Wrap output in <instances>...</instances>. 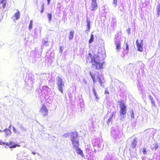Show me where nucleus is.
Instances as JSON below:
<instances>
[{"mask_svg":"<svg viewBox=\"0 0 160 160\" xmlns=\"http://www.w3.org/2000/svg\"><path fill=\"white\" fill-rule=\"evenodd\" d=\"M88 60L91 59L90 62L92 64V67L96 70H99L103 68V62H100L99 61V57L98 56L95 55L92 56L90 53H89Z\"/></svg>","mask_w":160,"mask_h":160,"instance_id":"1","label":"nucleus"},{"mask_svg":"<svg viewBox=\"0 0 160 160\" xmlns=\"http://www.w3.org/2000/svg\"><path fill=\"white\" fill-rule=\"evenodd\" d=\"M89 74L91 76L93 81V83L94 84L97 82H98L101 86H104V81L103 78H102L101 75L99 73H93L91 72H89Z\"/></svg>","mask_w":160,"mask_h":160,"instance_id":"2","label":"nucleus"},{"mask_svg":"<svg viewBox=\"0 0 160 160\" xmlns=\"http://www.w3.org/2000/svg\"><path fill=\"white\" fill-rule=\"evenodd\" d=\"M119 103L120 110L119 112L121 116H124L126 114L127 112V107L125 105V102L123 100L118 101Z\"/></svg>","mask_w":160,"mask_h":160,"instance_id":"3","label":"nucleus"},{"mask_svg":"<svg viewBox=\"0 0 160 160\" xmlns=\"http://www.w3.org/2000/svg\"><path fill=\"white\" fill-rule=\"evenodd\" d=\"M57 84L58 89L62 93H63V88L64 87V85L62 79L60 77H58Z\"/></svg>","mask_w":160,"mask_h":160,"instance_id":"4","label":"nucleus"},{"mask_svg":"<svg viewBox=\"0 0 160 160\" xmlns=\"http://www.w3.org/2000/svg\"><path fill=\"white\" fill-rule=\"evenodd\" d=\"M39 112L44 117L46 116L48 114V110L46 106L43 104L39 110Z\"/></svg>","mask_w":160,"mask_h":160,"instance_id":"5","label":"nucleus"},{"mask_svg":"<svg viewBox=\"0 0 160 160\" xmlns=\"http://www.w3.org/2000/svg\"><path fill=\"white\" fill-rule=\"evenodd\" d=\"M71 140V141L75 140L78 139V133L76 131L71 132L70 133Z\"/></svg>","mask_w":160,"mask_h":160,"instance_id":"6","label":"nucleus"},{"mask_svg":"<svg viewBox=\"0 0 160 160\" xmlns=\"http://www.w3.org/2000/svg\"><path fill=\"white\" fill-rule=\"evenodd\" d=\"M136 44L138 51L141 52H142L143 50L142 47L143 46V40H142L140 43H139L138 42V40H137L136 41Z\"/></svg>","mask_w":160,"mask_h":160,"instance_id":"7","label":"nucleus"},{"mask_svg":"<svg viewBox=\"0 0 160 160\" xmlns=\"http://www.w3.org/2000/svg\"><path fill=\"white\" fill-rule=\"evenodd\" d=\"M92 10L95 11L98 8V4L96 0H92L91 3Z\"/></svg>","mask_w":160,"mask_h":160,"instance_id":"8","label":"nucleus"},{"mask_svg":"<svg viewBox=\"0 0 160 160\" xmlns=\"http://www.w3.org/2000/svg\"><path fill=\"white\" fill-rule=\"evenodd\" d=\"M73 145V147L75 148H78L79 145V139L71 141Z\"/></svg>","mask_w":160,"mask_h":160,"instance_id":"9","label":"nucleus"},{"mask_svg":"<svg viewBox=\"0 0 160 160\" xmlns=\"http://www.w3.org/2000/svg\"><path fill=\"white\" fill-rule=\"evenodd\" d=\"M9 145L10 147L9 148H16V147H20V145L18 144H15L14 142H13L12 141H9Z\"/></svg>","mask_w":160,"mask_h":160,"instance_id":"10","label":"nucleus"},{"mask_svg":"<svg viewBox=\"0 0 160 160\" xmlns=\"http://www.w3.org/2000/svg\"><path fill=\"white\" fill-rule=\"evenodd\" d=\"M137 143L136 138H134L133 139V141L131 143V145L132 148H136Z\"/></svg>","mask_w":160,"mask_h":160,"instance_id":"11","label":"nucleus"},{"mask_svg":"<svg viewBox=\"0 0 160 160\" xmlns=\"http://www.w3.org/2000/svg\"><path fill=\"white\" fill-rule=\"evenodd\" d=\"M74 33V31L73 30H71L70 32L69 35V39L70 40H71L73 38Z\"/></svg>","mask_w":160,"mask_h":160,"instance_id":"12","label":"nucleus"},{"mask_svg":"<svg viewBox=\"0 0 160 160\" xmlns=\"http://www.w3.org/2000/svg\"><path fill=\"white\" fill-rule=\"evenodd\" d=\"M14 16L16 20L20 18V12L18 10H17V12L15 13Z\"/></svg>","mask_w":160,"mask_h":160,"instance_id":"13","label":"nucleus"},{"mask_svg":"<svg viewBox=\"0 0 160 160\" xmlns=\"http://www.w3.org/2000/svg\"><path fill=\"white\" fill-rule=\"evenodd\" d=\"M3 131L6 136H8L11 134L10 130L6 128Z\"/></svg>","mask_w":160,"mask_h":160,"instance_id":"14","label":"nucleus"},{"mask_svg":"<svg viewBox=\"0 0 160 160\" xmlns=\"http://www.w3.org/2000/svg\"><path fill=\"white\" fill-rule=\"evenodd\" d=\"M76 152L78 154H80L81 156H83V154L82 151L79 148H77Z\"/></svg>","mask_w":160,"mask_h":160,"instance_id":"15","label":"nucleus"},{"mask_svg":"<svg viewBox=\"0 0 160 160\" xmlns=\"http://www.w3.org/2000/svg\"><path fill=\"white\" fill-rule=\"evenodd\" d=\"M149 98L150 100L151 103L152 104L153 106H155V101L153 99V98L152 97L151 95L149 96Z\"/></svg>","mask_w":160,"mask_h":160,"instance_id":"16","label":"nucleus"},{"mask_svg":"<svg viewBox=\"0 0 160 160\" xmlns=\"http://www.w3.org/2000/svg\"><path fill=\"white\" fill-rule=\"evenodd\" d=\"M92 91H93L94 95V96L96 97V99H97V100H98L99 99V98L98 96V95H97V92H96V91H95V89L94 88H93V89H92Z\"/></svg>","mask_w":160,"mask_h":160,"instance_id":"17","label":"nucleus"},{"mask_svg":"<svg viewBox=\"0 0 160 160\" xmlns=\"http://www.w3.org/2000/svg\"><path fill=\"white\" fill-rule=\"evenodd\" d=\"M87 31H89L90 29V22L89 20H87Z\"/></svg>","mask_w":160,"mask_h":160,"instance_id":"18","label":"nucleus"},{"mask_svg":"<svg viewBox=\"0 0 160 160\" xmlns=\"http://www.w3.org/2000/svg\"><path fill=\"white\" fill-rule=\"evenodd\" d=\"M94 38L92 34H91L90 36V38L89 41V43H92L94 41Z\"/></svg>","mask_w":160,"mask_h":160,"instance_id":"19","label":"nucleus"},{"mask_svg":"<svg viewBox=\"0 0 160 160\" xmlns=\"http://www.w3.org/2000/svg\"><path fill=\"white\" fill-rule=\"evenodd\" d=\"M114 114V112H113L111 114V116L108 119V120L107 121V123L108 124H109L110 122H111L112 118Z\"/></svg>","mask_w":160,"mask_h":160,"instance_id":"20","label":"nucleus"},{"mask_svg":"<svg viewBox=\"0 0 160 160\" xmlns=\"http://www.w3.org/2000/svg\"><path fill=\"white\" fill-rule=\"evenodd\" d=\"M115 44L116 46V48L118 49H120L121 48V44L120 42H117Z\"/></svg>","mask_w":160,"mask_h":160,"instance_id":"21","label":"nucleus"},{"mask_svg":"<svg viewBox=\"0 0 160 160\" xmlns=\"http://www.w3.org/2000/svg\"><path fill=\"white\" fill-rule=\"evenodd\" d=\"M32 23H33L32 21L30 20V23H29V27H28L29 29H31L32 28Z\"/></svg>","mask_w":160,"mask_h":160,"instance_id":"22","label":"nucleus"},{"mask_svg":"<svg viewBox=\"0 0 160 160\" xmlns=\"http://www.w3.org/2000/svg\"><path fill=\"white\" fill-rule=\"evenodd\" d=\"M131 118H134V112L132 110H131Z\"/></svg>","mask_w":160,"mask_h":160,"instance_id":"23","label":"nucleus"},{"mask_svg":"<svg viewBox=\"0 0 160 160\" xmlns=\"http://www.w3.org/2000/svg\"><path fill=\"white\" fill-rule=\"evenodd\" d=\"M153 145H154V147H153L154 149L155 150H156L158 147V144L157 143H155Z\"/></svg>","mask_w":160,"mask_h":160,"instance_id":"24","label":"nucleus"},{"mask_svg":"<svg viewBox=\"0 0 160 160\" xmlns=\"http://www.w3.org/2000/svg\"><path fill=\"white\" fill-rule=\"evenodd\" d=\"M48 18L49 21H51L52 18V14L51 13H48Z\"/></svg>","mask_w":160,"mask_h":160,"instance_id":"25","label":"nucleus"},{"mask_svg":"<svg viewBox=\"0 0 160 160\" xmlns=\"http://www.w3.org/2000/svg\"><path fill=\"white\" fill-rule=\"evenodd\" d=\"M126 50L128 51L129 49V47H128V45L127 42L126 43Z\"/></svg>","mask_w":160,"mask_h":160,"instance_id":"26","label":"nucleus"},{"mask_svg":"<svg viewBox=\"0 0 160 160\" xmlns=\"http://www.w3.org/2000/svg\"><path fill=\"white\" fill-rule=\"evenodd\" d=\"M4 1V0H1L0 1V10L2 9V7L1 6V5L2 4V3H3V2Z\"/></svg>","mask_w":160,"mask_h":160,"instance_id":"27","label":"nucleus"},{"mask_svg":"<svg viewBox=\"0 0 160 160\" xmlns=\"http://www.w3.org/2000/svg\"><path fill=\"white\" fill-rule=\"evenodd\" d=\"M113 4L115 5L116 7L117 5V0H113Z\"/></svg>","mask_w":160,"mask_h":160,"instance_id":"28","label":"nucleus"},{"mask_svg":"<svg viewBox=\"0 0 160 160\" xmlns=\"http://www.w3.org/2000/svg\"><path fill=\"white\" fill-rule=\"evenodd\" d=\"M6 3H4L3 4H2V8H4L6 6Z\"/></svg>","mask_w":160,"mask_h":160,"instance_id":"29","label":"nucleus"},{"mask_svg":"<svg viewBox=\"0 0 160 160\" xmlns=\"http://www.w3.org/2000/svg\"><path fill=\"white\" fill-rule=\"evenodd\" d=\"M143 153L144 154H146L147 153L146 151L145 148H144L142 150Z\"/></svg>","mask_w":160,"mask_h":160,"instance_id":"30","label":"nucleus"},{"mask_svg":"<svg viewBox=\"0 0 160 160\" xmlns=\"http://www.w3.org/2000/svg\"><path fill=\"white\" fill-rule=\"evenodd\" d=\"M109 92L108 90H105V94H109Z\"/></svg>","mask_w":160,"mask_h":160,"instance_id":"31","label":"nucleus"},{"mask_svg":"<svg viewBox=\"0 0 160 160\" xmlns=\"http://www.w3.org/2000/svg\"><path fill=\"white\" fill-rule=\"evenodd\" d=\"M48 42L46 41L44 42V44L46 46H48Z\"/></svg>","mask_w":160,"mask_h":160,"instance_id":"32","label":"nucleus"},{"mask_svg":"<svg viewBox=\"0 0 160 160\" xmlns=\"http://www.w3.org/2000/svg\"><path fill=\"white\" fill-rule=\"evenodd\" d=\"M158 12L159 13L160 12V6H158L157 8Z\"/></svg>","mask_w":160,"mask_h":160,"instance_id":"33","label":"nucleus"},{"mask_svg":"<svg viewBox=\"0 0 160 160\" xmlns=\"http://www.w3.org/2000/svg\"><path fill=\"white\" fill-rule=\"evenodd\" d=\"M4 145L5 144L7 146H8L10 147L9 142H4Z\"/></svg>","mask_w":160,"mask_h":160,"instance_id":"34","label":"nucleus"},{"mask_svg":"<svg viewBox=\"0 0 160 160\" xmlns=\"http://www.w3.org/2000/svg\"><path fill=\"white\" fill-rule=\"evenodd\" d=\"M44 9V8L43 6H42V9H41V13H42L43 12Z\"/></svg>","mask_w":160,"mask_h":160,"instance_id":"35","label":"nucleus"},{"mask_svg":"<svg viewBox=\"0 0 160 160\" xmlns=\"http://www.w3.org/2000/svg\"><path fill=\"white\" fill-rule=\"evenodd\" d=\"M0 145H4V142H3L1 140H0Z\"/></svg>","mask_w":160,"mask_h":160,"instance_id":"36","label":"nucleus"},{"mask_svg":"<svg viewBox=\"0 0 160 160\" xmlns=\"http://www.w3.org/2000/svg\"><path fill=\"white\" fill-rule=\"evenodd\" d=\"M47 2H48V4H49L50 2V0H47Z\"/></svg>","mask_w":160,"mask_h":160,"instance_id":"37","label":"nucleus"},{"mask_svg":"<svg viewBox=\"0 0 160 160\" xmlns=\"http://www.w3.org/2000/svg\"><path fill=\"white\" fill-rule=\"evenodd\" d=\"M128 29V31H129V32H130V28H129V29Z\"/></svg>","mask_w":160,"mask_h":160,"instance_id":"38","label":"nucleus"},{"mask_svg":"<svg viewBox=\"0 0 160 160\" xmlns=\"http://www.w3.org/2000/svg\"><path fill=\"white\" fill-rule=\"evenodd\" d=\"M2 130H0V132H2Z\"/></svg>","mask_w":160,"mask_h":160,"instance_id":"39","label":"nucleus"}]
</instances>
